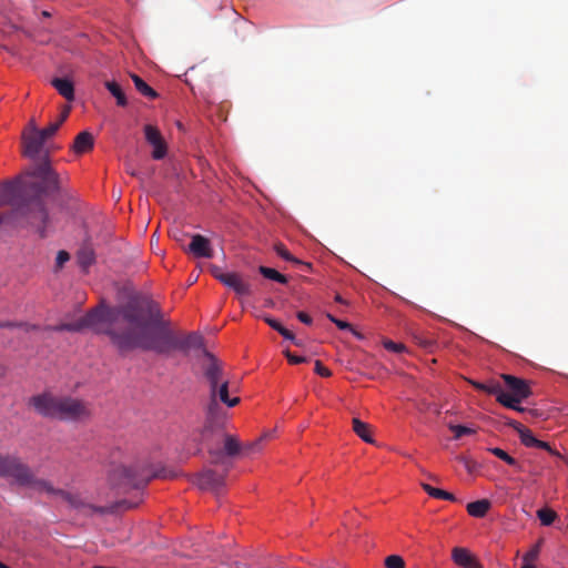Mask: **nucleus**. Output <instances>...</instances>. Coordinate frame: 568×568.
<instances>
[{"instance_id":"obj_1","label":"nucleus","mask_w":568,"mask_h":568,"mask_svg":"<svg viewBox=\"0 0 568 568\" xmlns=\"http://www.w3.org/2000/svg\"><path fill=\"white\" fill-rule=\"evenodd\" d=\"M148 302L130 301L116 307L99 306L77 322L62 325L60 329L79 332L92 328L95 333L108 335L120 353L130 352L139 346H124L123 343L142 334L148 315Z\"/></svg>"},{"instance_id":"obj_2","label":"nucleus","mask_w":568,"mask_h":568,"mask_svg":"<svg viewBox=\"0 0 568 568\" xmlns=\"http://www.w3.org/2000/svg\"><path fill=\"white\" fill-rule=\"evenodd\" d=\"M142 334L134 339H125L124 346H139L143 351L169 354L172 351L187 353L191 349L204 348L200 333L179 334L171 328L170 321L164 320L158 303L148 302V313Z\"/></svg>"},{"instance_id":"obj_3","label":"nucleus","mask_w":568,"mask_h":568,"mask_svg":"<svg viewBox=\"0 0 568 568\" xmlns=\"http://www.w3.org/2000/svg\"><path fill=\"white\" fill-rule=\"evenodd\" d=\"M0 476L10 480L11 484L30 487L37 491H44L52 497H59L85 516L105 513L103 507L89 504L79 495L54 488L50 481L37 478L31 468L16 456H0Z\"/></svg>"},{"instance_id":"obj_4","label":"nucleus","mask_w":568,"mask_h":568,"mask_svg":"<svg viewBox=\"0 0 568 568\" xmlns=\"http://www.w3.org/2000/svg\"><path fill=\"white\" fill-rule=\"evenodd\" d=\"M158 476L160 475L145 462L128 463L120 450L112 453L108 480L119 491H141L152 478Z\"/></svg>"},{"instance_id":"obj_5","label":"nucleus","mask_w":568,"mask_h":568,"mask_svg":"<svg viewBox=\"0 0 568 568\" xmlns=\"http://www.w3.org/2000/svg\"><path fill=\"white\" fill-rule=\"evenodd\" d=\"M41 183H33L31 186L38 193L37 196L29 201L20 203H11L13 207V215L17 219L23 220L26 224L37 227L41 237L45 236V223L48 221V212L43 201L40 197L41 193L59 189V176L52 171L44 179H40Z\"/></svg>"},{"instance_id":"obj_6","label":"nucleus","mask_w":568,"mask_h":568,"mask_svg":"<svg viewBox=\"0 0 568 568\" xmlns=\"http://www.w3.org/2000/svg\"><path fill=\"white\" fill-rule=\"evenodd\" d=\"M30 403L44 417L75 422L91 416V407L87 402L70 396L41 394L33 396Z\"/></svg>"},{"instance_id":"obj_7","label":"nucleus","mask_w":568,"mask_h":568,"mask_svg":"<svg viewBox=\"0 0 568 568\" xmlns=\"http://www.w3.org/2000/svg\"><path fill=\"white\" fill-rule=\"evenodd\" d=\"M207 362L203 365V375L210 386V399H213V389L216 390L215 400H220L227 407H234L240 403L239 397H230L229 379L224 377L221 362L209 351H204Z\"/></svg>"},{"instance_id":"obj_8","label":"nucleus","mask_w":568,"mask_h":568,"mask_svg":"<svg viewBox=\"0 0 568 568\" xmlns=\"http://www.w3.org/2000/svg\"><path fill=\"white\" fill-rule=\"evenodd\" d=\"M501 378L509 389V393L504 392L501 387L499 389L498 403L503 406L514 407L515 403H520L531 395L529 383L526 379L509 374H503Z\"/></svg>"},{"instance_id":"obj_9","label":"nucleus","mask_w":568,"mask_h":568,"mask_svg":"<svg viewBox=\"0 0 568 568\" xmlns=\"http://www.w3.org/2000/svg\"><path fill=\"white\" fill-rule=\"evenodd\" d=\"M225 474H217L212 469H205L196 476L195 484L200 489L217 495L225 486Z\"/></svg>"},{"instance_id":"obj_10","label":"nucleus","mask_w":568,"mask_h":568,"mask_svg":"<svg viewBox=\"0 0 568 568\" xmlns=\"http://www.w3.org/2000/svg\"><path fill=\"white\" fill-rule=\"evenodd\" d=\"M145 140L153 146L152 158L154 160H161L166 155L168 146L163 140L161 132L154 125L146 124L144 126Z\"/></svg>"},{"instance_id":"obj_11","label":"nucleus","mask_w":568,"mask_h":568,"mask_svg":"<svg viewBox=\"0 0 568 568\" xmlns=\"http://www.w3.org/2000/svg\"><path fill=\"white\" fill-rule=\"evenodd\" d=\"M215 394L216 390L213 389V399L209 400L206 407L205 428L209 430L222 427L226 416V412L220 406L219 402L215 400Z\"/></svg>"},{"instance_id":"obj_12","label":"nucleus","mask_w":568,"mask_h":568,"mask_svg":"<svg viewBox=\"0 0 568 568\" xmlns=\"http://www.w3.org/2000/svg\"><path fill=\"white\" fill-rule=\"evenodd\" d=\"M47 139L40 132L22 133L23 154L37 159L42 152Z\"/></svg>"},{"instance_id":"obj_13","label":"nucleus","mask_w":568,"mask_h":568,"mask_svg":"<svg viewBox=\"0 0 568 568\" xmlns=\"http://www.w3.org/2000/svg\"><path fill=\"white\" fill-rule=\"evenodd\" d=\"M219 281L240 296H248L252 294L251 284L244 281L239 273L231 272L227 273V275H220Z\"/></svg>"},{"instance_id":"obj_14","label":"nucleus","mask_w":568,"mask_h":568,"mask_svg":"<svg viewBox=\"0 0 568 568\" xmlns=\"http://www.w3.org/2000/svg\"><path fill=\"white\" fill-rule=\"evenodd\" d=\"M189 251L195 257L211 258L213 256V248L211 246L210 240L201 234L192 235Z\"/></svg>"},{"instance_id":"obj_15","label":"nucleus","mask_w":568,"mask_h":568,"mask_svg":"<svg viewBox=\"0 0 568 568\" xmlns=\"http://www.w3.org/2000/svg\"><path fill=\"white\" fill-rule=\"evenodd\" d=\"M453 560L463 568H483L475 557L465 548H454Z\"/></svg>"},{"instance_id":"obj_16","label":"nucleus","mask_w":568,"mask_h":568,"mask_svg":"<svg viewBox=\"0 0 568 568\" xmlns=\"http://www.w3.org/2000/svg\"><path fill=\"white\" fill-rule=\"evenodd\" d=\"M93 145H94L93 135L88 131H83V132H80L75 136L72 149H73L74 153L83 154V153H87L90 150H92Z\"/></svg>"},{"instance_id":"obj_17","label":"nucleus","mask_w":568,"mask_h":568,"mask_svg":"<svg viewBox=\"0 0 568 568\" xmlns=\"http://www.w3.org/2000/svg\"><path fill=\"white\" fill-rule=\"evenodd\" d=\"M77 261L79 266L88 272L89 267L95 262V254L91 245L84 244L77 252Z\"/></svg>"},{"instance_id":"obj_18","label":"nucleus","mask_w":568,"mask_h":568,"mask_svg":"<svg viewBox=\"0 0 568 568\" xmlns=\"http://www.w3.org/2000/svg\"><path fill=\"white\" fill-rule=\"evenodd\" d=\"M52 85L68 101H72L74 99V87L72 81L69 79L55 78L52 80Z\"/></svg>"},{"instance_id":"obj_19","label":"nucleus","mask_w":568,"mask_h":568,"mask_svg":"<svg viewBox=\"0 0 568 568\" xmlns=\"http://www.w3.org/2000/svg\"><path fill=\"white\" fill-rule=\"evenodd\" d=\"M354 433L368 444H374L372 436V427L369 424L362 422L359 418L354 417L352 420Z\"/></svg>"},{"instance_id":"obj_20","label":"nucleus","mask_w":568,"mask_h":568,"mask_svg":"<svg viewBox=\"0 0 568 568\" xmlns=\"http://www.w3.org/2000/svg\"><path fill=\"white\" fill-rule=\"evenodd\" d=\"M490 508V501L488 499H480L467 505V513L476 518L484 517Z\"/></svg>"},{"instance_id":"obj_21","label":"nucleus","mask_w":568,"mask_h":568,"mask_svg":"<svg viewBox=\"0 0 568 568\" xmlns=\"http://www.w3.org/2000/svg\"><path fill=\"white\" fill-rule=\"evenodd\" d=\"M274 250L275 252L277 253V255H280L282 258H284L285 261H288V262H292L296 265H301L303 266L306 271H310L312 268V264L311 263H306V262H302L301 260L294 257L290 252L285 247V245L283 243H277L274 245Z\"/></svg>"},{"instance_id":"obj_22","label":"nucleus","mask_w":568,"mask_h":568,"mask_svg":"<svg viewBox=\"0 0 568 568\" xmlns=\"http://www.w3.org/2000/svg\"><path fill=\"white\" fill-rule=\"evenodd\" d=\"M105 88L109 90V92L116 99V104L119 106H126L128 105V99L122 90L121 85L115 81H106L104 83Z\"/></svg>"},{"instance_id":"obj_23","label":"nucleus","mask_w":568,"mask_h":568,"mask_svg":"<svg viewBox=\"0 0 568 568\" xmlns=\"http://www.w3.org/2000/svg\"><path fill=\"white\" fill-rule=\"evenodd\" d=\"M132 81L135 89L144 97L149 99H155L158 97L156 91L151 88L143 79L136 74H131Z\"/></svg>"},{"instance_id":"obj_24","label":"nucleus","mask_w":568,"mask_h":568,"mask_svg":"<svg viewBox=\"0 0 568 568\" xmlns=\"http://www.w3.org/2000/svg\"><path fill=\"white\" fill-rule=\"evenodd\" d=\"M487 450L491 453L494 456L504 460L506 464L515 467L518 471H523V466L504 449L498 447H490Z\"/></svg>"},{"instance_id":"obj_25","label":"nucleus","mask_w":568,"mask_h":568,"mask_svg":"<svg viewBox=\"0 0 568 568\" xmlns=\"http://www.w3.org/2000/svg\"><path fill=\"white\" fill-rule=\"evenodd\" d=\"M469 383L473 385V387H475L476 389L478 390H481V392H485L489 395H495L496 396V400L498 402V394H499V389H500V384L497 383V382H489L487 384L485 383H480V382H476V381H469Z\"/></svg>"},{"instance_id":"obj_26","label":"nucleus","mask_w":568,"mask_h":568,"mask_svg":"<svg viewBox=\"0 0 568 568\" xmlns=\"http://www.w3.org/2000/svg\"><path fill=\"white\" fill-rule=\"evenodd\" d=\"M422 487L429 496L434 498L446 499L452 501L456 500V497L453 494L445 491L443 489L435 488L428 484H422Z\"/></svg>"},{"instance_id":"obj_27","label":"nucleus","mask_w":568,"mask_h":568,"mask_svg":"<svg viewBox=\"0 0 568 568\" xmlns=\"http://www.w3.org/2000/svg\"><path fill=\"white\" fill-rule=\"evenodd\" d=\"M258 272L268 280L278 282L281 284H287L288 280L285 275L281 274L274 268L267 267V266H260Z\"/></svg>"},{"instance_id":"obj_28","label":"nucleus","mask_w":568,"mask_h":568,"mask_svg":"<svg viewBox=\"0 0 568 568\" xmlns=\"http://www.w3.org/2000/svg\"><path fill=\"white\" fill-rule=\"evenodd\" d=\"M52 168L49 163L47 156H44L33 169L31 175L38 179H44L50 172H52Z\"/></svg>"},{"instance_id":"obj_29","label":"nucleus","mask_w":568,"mask_h":568,"mask_svg":"<svg viewBox=\"0 0 568 568\" xmlns=\"http://www.w3.org/2000/svg\"><path fill=\"white\" fill-rule=\"evenodd\" d=\"M518 435L521 444L525 445L526 447H534L535 444L537 443V438L534 436L532 432L527 427L520 428Z\"/></svg>"},{"instance_id":"obj_30","label":"nucleus","mask_w":568,"mask_h":568,"mask_svg":"<svg viewBox=\"0 0 568 568\" xmlns=\"http://www.w3.org/2000/svg\"><path fill=\"white\" fill-rule=\"evenodd\" d=\"M537 517L544 526H549L555 521L557 514L551 509L542 508L537 511Z\"/></svg>"},{"instance_id":"obj_31","label":"nucleus","mask_w":568,"mask_h":568,"mask_svg":"<svg viewBox=\"0 0 568 568\" xmlns=\"http://www.w3.org/2000/svg\"><path fill=\"white\" fill-rule=\"evenodd\" d=\"M224 450L226 455L234 456L240 452L239 442L231 435H227L224 439Z\"/></svg>"},{"instance_id":"obj_32","label":"nucleus","mask_w":568,"mask_h":568,"mask_svg":"<svg viewBox=\"0 0 568 568\" xmlns=\"http://www.w3.org/2000/svg\"><path fill=\"white\" fill-rule=\"evenodd\" d=\"M448 427L454 433L455 439H459L460 437H463L465 435H473L476 432L474 428H470V427H467L464 425L450 424Z\"/></svg>"},{"instance_id":"obj_33","label":"nucleus","mask_w":568,"mask_h":568,"mask_svg":"<svg viewBox=\"0 0 568 568\" xmlns=\"http://www.w3.org/2000/svg\"><path fill=\"white\" fill-rule=\"evenodd\" d=\"M387 568H405V562L400 556L390 555L385 559Z\"/></svg>"},{"instance_id":"obj_34","label":"nucleus","mask_w":568,"mask_h":568,"mask_svg":"<svg viewBox=\"0 0 568 568\" xmlns=\"http://www.w3.org/2000/svg\"><path fill=\"white\" fill-rule=\"evenodd\" d=\"M534 447H537V448L545 449V450L549 452L552 456L561 458L568 465V459L565 458L558 450L552 449L547 442H542V440L537 439V443L535 444Z\"/></svg>"},{"instance_id":"obj_35","label":"nucleus","mask_w":568,"mask_h":568,"mask_svg":"<svg viewBox=\"0 0 568 568\" xmlns=\"http://www.w3.org/2000/svg\"><path fill=\"white\" fill-rule=\"evenodd\" d=\"M542 540L540 539L525 556L523 557L524 561H534L538 558L540 552V546Z\"/></svg>"},{"instance_id":"obj_36","label":"nucleus","mask_w":568,"mask_h":568,"mask_svg":"<svg viewBox=\"0 0 568 568\" xmlns=\"http://www.w3.org/2000/svg\"><path fill=\"white\" fill-rule=\"evenodd\" d=\"M60 126L61 125L57 121H54V122L50 123L47 128L41 129L40 133L42 136H44L48 140L57 133V131L59 130Z\"/></svg>"},{"instance_id":"obj_37","label":"nucleus","mask_w":568,"mask_h":568,"mask_svg":"<svg viewBox=\"0 0 568 568\" xmlns=\"http://www.w3.org/2000/svg\"><path fill=\"white\" fill-rule=\"evenodd\" d=\"M327 318L334 323L339 329H352V325L345 321H342V320H338L336 318L335 316H333L332 314H327Z\"/></svg>"},{"instance_id":"obj_38","label":"nucleus","mask_w":568,"mask_h":568,"mask_svg":"<svg viewBox=\"0 0 568 568\" xmlns=\"http://www.w3.org/2000/svg\"><path fill=\"white\" fill-rule=\"evenodd\" d=\"M384 347L388 351L395 352V353H402L405 349L404 344L395 343L393 341H386L384 342Z\"/></svg>"},{"instance_id":"obj_39","label":"nucleus","mask_w":568,"mask_h":568,"mask_svg":"<svg viewBox=\"0 0 568 568\" xmlns=\"http://www.w3.org/2000/svg\"><path fill=\"white\" fill-rule=\"evenodd\" d=\"M314 371L316 374L323 377H329L332 375V372L327 367H325L321 361H315Z\"/></svg>"},{"instance_id":"obj_40","label":"nucleus","mask_w":568,"mask_h":568,"mask_svg":"<svg viewBox=\"0 0 568 568\" xmlns=\"http://www.w3.org/2000/svg\"><path fill=\"white\" fill-rule=\"evenodd\" d=\"M69 260L70 254L67 251H59L55 258L57 267H62Z\"/></svg>"},{"instance_id":"obj_41","label":"nucleus","mask_w":568,"mask_h":568,"mask_svg":"<svg viewBox=\"0 0 568 568\" xmlns=\"http://www.w3.org/2000/svg\"><path fill=\"white\" fill-rule=\"evenodd\" d=\"M285 356H286L287 361L290 362V364H293V365L302 364L307 361L305 357L296 356V355L292 354L290 351L285 352Z\"/></svg>"},{"instance_id":"obj_42","label":"nucleus","mask_w":568,"mask_h":568,"mask_svg":"<svg viewBox=\"0 0 568 568\" xmlns=\"http://www.w3.org/2000/svg\"><path fill=\"white\" fill-rule=\"evenodd\" d=\"M141 503V498L136 500H121L116 504L119 508L131 509L136 507Z\"/></svg>"},{"instance_id":"obj_43","label":"nucleus","mask_w":568,"mask_h":568,"mask_svg":"<svg viewBox=\"0 0 568 568\" xmlns=\"http://www.w3.org/2000/svg\"><path fill=\"white\" fill-rule=\"evenodd\" d=\"M284 338L292 341L296 346H301V342L295 338V335L288 331L287 328L283 327L278 332Z\"/></svg>"},{"instance_id":"obj_44","label":"nucleus","mask_w":568,"mask_h":568,"mask_svg":"<svg viewBox=\"0 0 568 568\" xmlns=\"http://www.w3.org/2000/svg\"><path fill=\"white\" fill-rule=\"evenodd\" d=\"M264 321L267 325H270L276 332H280V329H282L284 327L278 321H276L272 317L266 316V317H264Z\"/></svg>"},{"instance_id":"obj_45","label":"nucleus","mask_w":568,"mask_h":568,"mask_svg":"<svg viewBox=\"0 0 568 568\" xmlns=\"http://www.w3.org/2000/svg\"><path fill=\"white\" fill-rule=\"evenodd\" d=\"M459 460L464 464L467 471L471 473L476 466V463L466 458V457H459Z\"/></svg>"},{"instance_id":"obj_46","label":"nucleus","mask_w":568,"mask_h":568,"mask_svg":"<svg viewBox=\"0 0 568 568\" xmlns=\"http://www.w3.org/2000/svg\"><path fill=\"white\" fill-rule=\"evenodd\" d=\"M296 316L302 323L306 325H311L313 323L312 317L305 312H298Z\"/></svg>"},{"instance_id":"obj_47","label":"nucleus","mask_w":568,"mask_h":568,"mask_svg":"<svg viewBox=\"0 0 568 568\" xmlns=\"http://www.w3.org/2000/svg\"><path fill=\"white\" fill-rule=\"evenodd\" d=\"M69 113H70V106H65L61 114L59 115L57 122L61 125L65 120L69 116Z\"/></svg>"},{"instance_id":"obj_48","label":"nucleus","mask_w":568,"mask_h":568,"mask_svg":"<svg viewBox=\"0 0 568 568\" xmlns=\"http://www.w3.org/2000/svg\"><path fill=\"white\" fill-rule=\"evenodd\" d=\"M32 132H40V130L37 128L36 121L33 119L30 120L27 129L23 131V133H32Z\"/></svg>"},{"instance_id":"obj_49","label":"nucleus","mask_w":568,"mask_h":568,"mask_svg":"<svg viewBox=\"0 0 568 568\" xmlns=\"http://www.w3.org/2000/svg\"><path fill=\"white\" fill-rule=\"evenodd\" d=\"M21 326V324L14 322H0V328H13Z\"/></svg>"},{"instance_id":"obj_50","label":"nucleus","mask_w":568,"mask_h":568,"mask_svg":"<svg viewBox=\"0 0 568 568\" xmlns=\"http://www.w3.org/2000/svg\"><path fill=\"white\" fill-rule=\"evenodd\" d=\"M212 274L213 276L219 280L220 275H227V273H223L219 266H212Z\"/></svg>"},{"instance_id":"obj_51","label":"nucleus","mask_w":568,"mask_h":568,"mask_svg":"<svg viewBox=\"0 0 568 568\" xmlns=\"http://www.w3.org/2000/svg\"><path fill=\"white\" fill-rule=\"evenodd\" d=\"M510 427H513L517 433H519V429L520 428H524L525 426H523L520 423L516 422V420H509L507 423Z\"/></svg>"},{"instance_id":"obj_52","label":"nucleus","mask_w":568,"mask_h":568,"mask_svg":"<svg viewBox=\"0 0 568 568\" xmlns=\"http://www.w3.org/2000/svg\"><path fill=\"white\" fill-rule=\"evenodd\" d=\"M510 409L517 410V412H524L525 408L519 406V403H515L514 407H509Z\"/></svg>"},{"instance_id":"obj_53","label":"nucleus","mask_w":568,"mask_h":568,"mask_svg":"<svg viewBox=\"0 0 568 568\" xmlns=\"http://www.w3.org/2000/svg\"><path fill=\"white\" fill-rule=\"evenodd\" d=\"M531 562L532 561H524L523 560L521 568H536Z\"/></svg>"},{"instance_id":"obj_54","label":"nucleus","mask_w":568,"mask_h":568,"mask_svg":"<svg viewBox=\"0 0 568 568\" xmlns=\"http://www.w3.org/2000/svg\"><path fill=\"white\" fill-rule=\"evenodd\" d=\"M335 301H336L337 303H341V304H344V303H345L344 298H343L339 294H337V295L335 296Z\"/></svg>"},{"instance_id":"obj_55","label":"nucleus","mask_w":568,"mask_h":568,"mask_svg":"<svg viewBox=\"0 0 568 568\" xmlns=\"http://www.w3.org/2000/svg\"><path fill=\"white\" fill-rule=\"evenodd\" d=\"M262 439H263V438H260L257 442L253 443V444L251 445V448H252V449L258 448L260 443H261V440H262Z\"/></svg>"},{"instance_id":"obj_56","label":"nucleus","mask_w":568,"mask_h":568,"mask_svg":"<svg viewBox=\"0 0 568 568\" xmlns=\"http://www.w3.org/2000/svg\"><path fill=\"white\" fill-rule=\"evenodd\" d=\"M42 16L48 18V17H50V13L48 11H42Z\"/></svg>"},{"instance_id":"obj_57","label":"nucleus","mask_w":568,"mask_h":568,"mask_svg":"<svg viewBox=\"0 0 568 568\" xmlns=\"http://www.w3.org/2000/svg\"><path fill=\"white\" fill-rule=\"evenodd\" d=\"M0 568H10V567H8L7 565H4V564H2V562L0 561Z\"/></svg>"},{"instance_id":"obj_58","label":"nucleus","mask_w":568,"mask_h":568,"mask_svg":"<svg viewBox=\"0 0 568 568\" xmlns=\"http://www.w3.org/2000/svg\"><path fill=\"white\" fill-rule=\"evenodd\" d=\"M2 202H3V201L0 199V205L2 204Z\"/></svg>"}]
</instances>
